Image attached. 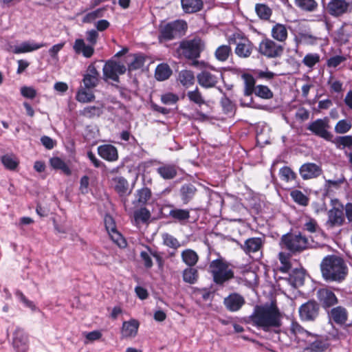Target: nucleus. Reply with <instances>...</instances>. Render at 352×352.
I'll list each match as a JSON object with an SVG mask.
<instances>
[{"instance_id": "f257e3e1", "label": "nucleus", "mask_w": 352, "mask_h": 352, "mask_svg": "<svg viewBox=\"0 0 352 352\" xmlns=\"http://www.w3.org/2000/svg\"><path fill=\"white\" fill-rule=\"evenodd\" d=\"M281 318L282 315L276 303L272 302L270 305H256L252 314L245 319V322L267 332L272 329L280 328Z\"/></svg>"}, {"instance_id": "f03ea898", "label": "nucleus", "mask_w": 352, "mask_h": 352, "mask_svg": "<svg viewBox=\"0 0 352 352\" xmlns=\"http://www.w3.org/2000/svg\"><path fill=\"white\" fill-rule=\"evenodd\" d=\"M320 267L322 278L329 282L342 283L349 272L344 260L335 254L324 256Z\"/></svg>"}, {"instance_id": "7ed1b4c3", "label": "nucleus", "mask_w": 352, "mask_h": 352, "mask_svg": "<svg viewBox=\"0 0 352 352\" xmlns=\"http://www.w3.org/2000/svg\"><path fill=\"white\" fill-rule=\"evenodd\" d=\"M209 271L212 276L213 282L219 286H223L234 276V271L230 268L229 263L221 258L213 260L210 263Z\"/></svg>"}, {"instance_id": "20e7f679", "label": "nucleus", "mask_w": 352, "mask_h": 352, "mask_svg": "<svg viewBox=\"0 0 352 352\" xmlns=\"http://www.w3.org/2000/svg\"><path fill=\"white\" fill-rule=\"evenodd\" d=\"M281 242L292 253L301 252L309 247L308 239L300 232L287 233L282 236Z\"/></svg>"}, {"instance_id": "39448f33", "label": "nucleus", "mask_w": 352, "mask_h": 352, "mask_svg": "<svg viewBox=\"0 0 352 352\" xmlns=\"http://www.w3.org/2000/svg\"><path fill=\"white\" fill-rule=\"evenodd\" d=\"M187 28L185 21L177 20L160 28L159 40L169 41L182 35Z\"/></svg>"}, {"instance_id": "423d86ee", "label": "nucleus", "mask_w": 352, "mask_h": 352, "mask_svg": "<svg viewBox=\"0 0 352 352\" xmlns=\"http://www.w3.org/2000/svg\"><path fill=\"white\" fill-rule=\"evenodd\" d=\"M205 43L199 37L184 40L180 43L179 49L183 55L188 59L197 58L200 53L204 50Z\"/></svg>"}, {"instance_id": "0eeeda50", "label": "nucleus", "mask_w": 352, "mask_h": 352, "mask_svg": "<svg viewBox=\"0 0 352 352\" xmlns=\"http://www.w3.org/2000/svg\"><path fill=\"white\" fill-rule=\"evenodd\" d=\"M298 312L302 321L313 322L319 316L320 305L316 301L310 300L299 307Z\"/></svg>"}, {"instance_id": "6e6552de", "label": "nucleus", "mask_w": 352, "mask_h": 352, "mask_svg": "<svg viewBox=\"0 0 352 352\" xmlns=\"http://www.w3.org/2000/svg\"><path fill=\"white\" fill-rule=\"evenodd\" d=\"M335 201L338 204V206H333L327 212L328 219L326 226L329 228L342 226L345 222L344 205L339 202L338 199H336Z\"/></svg>"}, {"instance_id": "1a4fd4ad", "label": "nucleus", "mask_w": 352, "mask_h": 352, "mask_svg": "<svg viewBox=\"0 0 352 352\" xmlns=\"http://www.w3.org/2000/svg\"><path fill=\"white\" fill-rule=\"evenodd\" d=\"M258 52L267 58H276L282 55L283 47L270 38H265L259 44Z\"/></svg>"}, {"instance_id": "9d476101", "label": "nucleus", "mask_w": 352, "mask_h": 352, "mask_svg": "<svg viewBox=\"0 0 352 352\" xmlns=\"http://www.w3.org/2000/svg\"><path fill=\"white\" fill-rule=\"evenodd\" d=\"M314 338L305 349L307 352H325L331 346L330 338L326 335L309 333Z\"/></svg>"}, {"instance_id": "9b49d317", "label": "nucleus", "mask_w": 352, "mask_h": 352, "mask_svg": "<svg viewBox=\"0 0 352 352\" xmlns=\"http://www.w3.org/2000/svg\"><path fill=\"white\" fill-rule=\"evenodd\" d=\"M126 72V67L113 60L107 61L103 67V76L105 80L111 79L118 82V75L123 74Z\"/></svg>"}, {"instance_id": "f8f14e48", "label": "nucleus", "mask_w": 352, "mask_h": 352, "mask_svg": "<svg viewBox=\"0 0 352 352\" xmlns=\"http://www.w3.org/2000/svg\"><path fill=\"white\" fill-rule=\"evenodd\" d=\"M12 346L15 352H27L29 349L28 335L23 329L16 327L13 332Z\"/></svg>"}, {"instance_id": "ddd939ff", "label": "nucleus", "mask_w": 352, "mask_h": 352, "mask_svg": "<svg viewBox=\"0 0 352 352\" xmlns=\"http://www.w3.org/2000/svg\"><path fill=\"white\" fill-rule=\"evenodd\" d=\"M329 127L328 120L318 119L311 122L307 126V129L311 131L314 135L325 140L330 141L333 135L328 131L327 129Z\"/></svg>"}, {"instance_id": "4468645a", "label": "nucleus", "mask_w": 352, "mask_h": 352, "mask_svg": "<svg viewBox=\"0 0 352 352\" xmlns=\"http://www.w3.org/2000/svg\"><path fill=\"white\" fill-rule=\"evenodd\" d=\"M245 304V300L244 297L236 292L230 294L223 299V305L230 312L239 311Z\"/></svg>"}, {"instance_id": "2eb2a0df", "label": "nucleus", "mask_w": 352, "mask_h": 352, "mask_svg": "<svg viewBox=\"0 0 352 352\" xmlns=\"http://www.w3.org/2000/svg\"><path fill=\"white\" fill-rule=\"evenodd\" d=\"M104 226L111 240L119 247H122L125 243V241L121 234L117 230L116 223L112 217L106 216L104 217Z\"/></svg>"}, {"instance_id": "dca6fc26", "label": "nucleus", "mask_w": 352, "mask_h": 352, "mask_svg": "<svg viewBox=\"0 0 352 352\" xmlns=\"http://www.w3.org/2000/svg\"><path fill=\"white\" fill-rule=\"evenodd\" d=\"M220 77H222L221 74L218 72L214 74L206 70L202 71L197 76L198 83L205 88L215 87Z\"/></svg>"}, {"instance_id": "f3484780", "label": "nucleus", "mask_w": 352, "mask_h": 352, "mask_svg": "<svg viewBox=\"0 0 352 352\" xmlns=\"http://www.w3.org/2000/svg\"><path fill=\"white\" fill-rule=\"evenodd\" d=\"M299 173L303 179L307 180L319 177L322 173V169L315 163L308 162L300 167Z\"/></svg>"}, {"instance_id": "a211bd4d", "label": "nucleus", "mask_w": 352, "mask_h": 352, "mask_svg": "<svg viewBox=\"0 0 352 352\" xmlns=\"http://www.w3.org/2000/svg\"><path fill=\"white\" fill-rule=\"evenodd\" d=\"M146 248L148 250L149 253L145 251H142L140 254L141 261L143 262L144 267L146 269H151L153 267V263L151 257V256H152L155 258L159 267H162L164 264V260L161 254L157 251H153L148 245H146Z\"/></svg>"}, {"instance_id": "6ab92c4d", "label": "nucleus", "mask_w": 352, "mask_h": 352, "mask_svg": "<svg viewBox=\"0 0 352 352\" xmlns=\"http://www.w3.org/2000/svg\"><path fill=\"white\" fill-rule=\"evenodd\" d=\"M317 297L324 309L333 307L338 302L336 294L328 289H320L317 292Z\"/></svg>"}, {"instance_id": "aec40b11", "label": "nucleus", "mask_w": 352, "mask_h": 352, "mask_svg": "<svg viewBox=\"0 0 352 352\" xmlns=\"http://www.w3.org/2000/svg\"><path fill=\"white\" fill-rule=\"evenodd\" d=\"M264 240L261 237H251L246 239L241 245V249L246 254L256 253L263 248Z\"/></svg>"}, {"instance_id": "412c9836", "label": "nucleus", "mask_w": 352, "mask_h": 352, "mask_svg": "<svg viewBox=\"0 0 352 352\" xmlns=\"http://www.w3.org/2000/svg\"><path fill=\"white\" fill-rule=\"evenodd\" d=\"M256 140L258 145L270 143V129L265 123H258L255 126Z\"/></svg>"}, {"instance_id": "4be33fe9", "label": "nucleus", "mask_w": 352, "mask_h": 352, "mask_svg": "<svg viewBox=\"0 0 352 352\" xmlns=\"http://www.w3.org/2000/svg\"><path fill=\"white\" fill-rule=\"evenodd\" d=\"M153 195L151 188L147 186H144L138 189L135 194V199L133 201V204L135 206H146Z\"/></svg>"}, {"instance_id": "5701e85b", "label": "nucleus", "mask_w": 352, "mask_h": 352, "mask_svg": "<svg viewBox=\"0 0 352 352\" xmlns=\"http://www.w3.org/2000/svg\"><path fill=\"white\" fill-rule=\"evenodd\" d=\"M73 50L77 54H82L85 58H89L94 54V47L89 43H86L82 38L75 40Z\"/></svg>"}, {"instance_id": "b1692460", "label": "nucleus", "mask_w": 352, "mask_h": 352, "mask_svg": "<svg viewBox=\"0 0 352 352\" xmlns=\"http://www.w3.org/2000/svg\"><path fill=\"white\" fill-rule=\"evenodd\" d=\"M99 78L100 74L94 64L89 65L82 80L85 88L92 89L96 87L99 82Z\"/></svg>"}, {"instance_id": "393cba45", "label": "nucleus", "mask_w": 352, "mask_h": 352, "mask_svg": "<svg viewBox=\"0 0 352 352\" xmlns=\"http://www.w3.org/2000/svg\"><path fill=\"white\" fill-rule=\"evenodd\" d=\"M139 326L140 323L135 319L123 322L120 331L122 338L135 337L138 334Z\"/></svg>"}, {"instance_id": "a878e982", "label": "nucleus", "mask_w": 352, "mask_h": 352, "mask_svg": "<svg viewBox=\"0 0 352 352\" xmlns=\"http://www.w3.org/2000/svg\"><path fill=\"white\" fill-rule=\"evenodd\" d=\"M197 192V188L192 184H183L179 190L180 199L184 205L188 204L195 197Z\"/></svg>"}, {"instance_id": "bb28decb", "label": "nucleus", "mask_w": 352, "mask_h": 352, "mask_svg": "<svg viewBox=\"0 0 352 352\" xmlns=\"http://www.w3.org/2000/svg\"><path fill=\"white\" fill-rule=\"evenodd\" d=\"M328 316L331 320L339 325L344 324L348 320V311L346 308L342 306L332 308L328 312Z\"/></svg>"}, {"instance_id": "cd10ccee", "label": "nucleus", "mask_w": 352, "mask_h": 352, "mask_svg": "<svg viewBox=\"0 0 352 352\" xmlns=\"http://www.w3.org/2000/svg\"><path fill=\"white\" fill-rule=\"evenodd\" d=\"M349 6V3L345 0H331L327 4L329 13L335 16H338L345 13Z\"/></svg>"}, {"instance_id": "c85d7f7f", "label": "nucleus", "mask_w": 352, "mask_h": 352, "mask_svg": "<svg viewBox=\"0 0 352 352\" xmlns=\"http://www.w3.org/2000/svg\"><path fill=\"white\" fill-rule=\"evenodd\" d=\"M98 155L109 162H115L118 159V153L116 146L111 144H103L98 147Z\"/></svg>"}, {"instance_id": "c756f323", "label": "nucleus", "mask_w": 352, "mask_h": 352, "mask_svg": "<svg viewBox=\"0 0 352 352\" xmlns=\"http://www.w3.org/2000/svg\"><path fill=\"white\" fill-rule=\"evenodd\" d=\"M156 171L166 180L173 179L177 175V167L173 164H163L156 169Z\"/></svg>"}, {"instance_id": "7c9ffc66", "label": "nucleus", "mask_w": 352, "mask_h": 352, "mask_svg": "<svg viewBox=\"0 0 352 352\" xmlns=\"http://www.w3.org/2000/svg\"><path fill=\"white\" fill-rule=\"evenodd\" d=\"M182 261L188 267H195L199 261V255L192 249H186L181 253Z\"/></svg>"}, {"instance_id": "2f4dec72", "label": "nucleus", "mask_w": 352, "mask_h": 352, "mask_svg": "<svg viewBox=\"0 0 352 352\" xmlns=\"http://www.w3.org/2000/svg\"><path fill=\"white\" fill-rule=\"evenodd\" d=\"M113 188L115 191L119 195L120 197L124 196L127 194L129 189L128 181L123 177H115L112 178Z\"/></svg>"}, {"instance_id": "473e14b6", "label": "nucleus", "mask_w": 352, "mask_h": 352, "mask_svg": "<svg viewBox=\"0 0 352 352\" xmlns=\"http://www.w3.org/2000/svg\"><path fill=\"white\" fill-rule=\"evenodd\" d=\"M272 38L279 42H285L287 38V30L285 25L275 24L272 28Z\"/></svg>"}, {"instance_id": "72a5a7b5", "label": "nucleus", "mask_w": 352, "mask_h": 352, "mask_svg": "<svg viewBox=\"0 0 352 352\" xmlns=\"http://www.w3.org/2000/svg\"><path fill=\"white\" fill-rule=\"evenodd\" d=\"M151 217V212L146 206H140V208L134 210L133 219L136 223H148Z\"/></svg>"}, {"instance_id": "f704fd0d", "label": "nucleus", "mask_w": 352, "mask_h": 352, "mask_svg": "<svg viewBox=\"0 0 352 352\" xmlns=\"http://www.w3.org/2000/svg\"><path fill=\"white\" fill-rule=\"evenodd\" d=\"M182 6L186 13H194L201 10L203 2L201 0H181Z\"/></svg>"}, {"instance_id": "c9c22d12", "label": "nucleus", "mask_w": 352, "mask_h": 352, "mask_svg": "<svg viewBox=\"0 0 352 352\" xmlns=\"http://www.w3.org/2000/svg\"><path fill=\"white\" fill-rule=\"evenodd\" d=\"M46 45L45 43H30L28 42H24L19 46H14L12 48V52L14 54L25 53L32 51L36 50Z\"/></svg>"}, {"instance_id": "e433bc0d", "label": "nucleus", "mask_w": 352, "mask_h": 352, "mask_svg": "<svg viewBox=\"0 0 352 352\" xmlns=\"http://www.w3.org/2000/svg\"><path fill=\"white\" fill-rule=\"evenodd\" d=\"M182 278L185 283L190 285L195 284L199 278L198 270L194 267H188L184 270Z\"/></svg>"}, {"instance_id": "4c0bfd02", "label": "nucleus", "mask_w": 352, "mask_h": 352, "mask_svg": "<svg viewBox=\"0 0 352 352\" xmlns=\"http://www.w3.org/2000/svg\"><path fill=\"white\" fill-rule=\"evenodd\" d=\"M241 77L244 80L245 84L244 94L245 96L249 97L254 92L256 89V80L254 78L249 74H243Z\"/></svg>"}, {"instance_id": "58836bf2", "label": "nucleus", "mask_w": 352, "mask_h": 352, "mask_svg": "<svg viewBox=\"0 0 352 352\" xmlns=\"http://www.w3.org/2000/svg\"><path fill=\"white\" fill-rule=\"evenodd\" d=\"M169 216L180 223L188 221L190 217V210L182 208H173L170 210Z\"/></svg>"}, {"instance_id": "ea45409f", "label": "nucleus", "mask_w": 352, "mask_h": 352, "mask_svg": "<svg viewBox=\"0 0 352 352\" xmlns=\"http://www.w3.org/2000/svg\"><path fill=\"white\" fill-rule=\"evenodd\" d=\"M51 166L56 170H60L65 175L69 176L72 175V170L67 164L60 157H54L50 159Z\"/></svg>"}, {"instance_id": "a19ab883", "label": "nucleus", "mask_w": 352, "mask_h": 352, "mask_svg": "<svg viewBox=\"0 0 352 352\" xmlns=\"http://www.w3.org/2000/svg\"><path fill=\"white\" fill-rule=\"evenodd\" d=\"M177 80L185 87H189L195 82V76L190 70H182L179 73Z\"/></svg>"}, {"instance_id": "79ce46f5", "label": "nucleus", "mask_w": 352, "mask_h": 352, "mask_svg": "<svg viewBox=\"0 0 352 352\" xmlns=\"http://www.w3.org/2000/svg\"><path fill=\"white\" fill-rule=\"evenodd\" d=\"M294 2L298 8L305 12H314L318 7L316 0H295Z\"/></svg>"}, {"instance_id": "37998d69", "label": "nucleus", "mask_w": 352, "mask_h": 352, "mask_svg": "<svg viewBox=\"0 0 352 352\" xmlns=\"http://www.w3.org/2000/svg\"><path fill=\"white\" fill-rule=\"evenodd\" d=\"M292 200L299 206H307L309 203V198L300 190H293L289 193Z\"/></svg>"}, {"instance_id": "c03bdc74", "label": "nucleus", "mask_w": 352, "mask_h": 352, "mask_svg": "<svg viewBox=\"0 0 352 352\" xmlns=\"http://www.w3.org/2000/svg\"><path fill=\"white\" fill-rule=\"evenodd\" d=\"M252 51V45L249 41L239 43L235 49V53L240 57H249Z\"/></svg>"}, {"instance_id": "a18cd8bd", "label": "nucleus", "mask_w": 352, "mask_h": 352, "mask_svg": "<svg viewBox=\"0 0 352 352\" xmlns=\"http://www.w3.org/2000/svg\"><path fill=\"white\" fill-rule=\"evenodd\" d=\"M290 254L285 252H280L278 254V259L280 263V266L278 270L282 273H287L292 268V263L290 262Z\"/></svg>"}, {"instance_id": "49530a36", "label": "nucleus", "mask_w": 352, "mask_h": 352, "mask_svg": "<svg viewBox=\"0 0 352 352\" xmlns=\"http://www.w3.org/2000/svg\"><path fill=\"white\" fill-rule=\"evenodd\" d=\"M171 74L172 71L166 64H160L155 69V78L158 80H165L168 79Z\"/></svg>"}, {"instance_id": "de8ad7c7", "label": "nucleus", "mask_w": 352, "mask_h": 352, "mask_svg": "<svg viewBox=\"0 0 352 352\" xmlns=\"http://www.w3.org/2000/svg\"><path fill=\"white\" fill-rule=\"evenodd\" d=\"M1 162L5 168L10 170H14L19 164V162L14 156L10 155L1 156Z\"/></svg>"}, {"instance_id": "09e8293b", "label": "nucleus", "mask_w": 352, "mask_h": 352, "mask_svg": "<svg viewBox=\"0 0 352 352\" xmlns=\"http://www.w3.org/2000/svg\"><path fill=\"white\" fill-rule=\"evenodd\" d=\"M279 176L283 181L289 182L295 180L297 175L289 166H285L279 170Z\"/></svg>"}, {"instance_id": "8fccbe9b", "label": "nucleus", "mask_w": 352, "mask_h": 352, "mask_svg": "<svg viewBox=\"0 0 352 352\" xmlns=\"http://www.w3.org/2000/svg\"><path fill=\"white\" fill-rule=\"evenodd\" d=\"M232 50L229 45L219 46L215 51V57L220 61H226L231 54Z\"/></svg>"}, {"instance_id": "3c124183", "label": "nucleus", "mask_w": 352, "mask_h": 352, "mask_svg": "<svg viewBox=\"0 0 352 352\" xmlns=\"http://www.w3.org/2000/svg\"><path fill=\"white\" fill-rule=\"evenodd\" d=\"M104 8H98L86 14L82 19V23H90L94 21L96 19L102 17L104 16Z\"/></svg>"}, {"instance_id": "603ef678", "label": "nucleus", "mask_w": 352, "mask_h": 352, "mask_svg": "<svg viewBox=\"0 0 352 352\" xmlns=\"http://www.w3.org/2000/svg\"><path fill=\"white\" fill-rule=\"evenodd\" d=\"M254 93L256 96L264 99H270L273 97V92L265 85H257Z\"/></svg>"}, {"instance_id": "864d4df0", "label": "nucleus", "mask_w": 352, "mask_h": 352, "mask_svg": "<svg viewBox=\"0 0 352 352\" xmlns=\"http://www.w3.org/2000/svg\"><path fill=\"white\" fill-rule=\"evenodd\" d=\"M162 237L164 244L170 248L177 249L180 246L179 241L168 233L162 234Z\"/></svg>"}, {"instance_id": "5fc2aeb1", "label": "nucleus", "mask_w": 352, "mask_h": 352, "mask_svg": "<svg viewBox=\"0 0 352 352\" xmlns=\"http://www.w3.org/2000/svg\"><path fill=\"white\" fill-rule=\"evenodd\" d=\"M256 12L258 16L263 19H268L272 14L271 9L263 4L257 5L256 6Z\"/></svg>"}, {"instance_id": "6e6d98bb", "label": "nucleus", "mask_w": 352, "mask_h": 352, "mask_svg": "<svg viewBox=\"0 0 352 352\" xmlns=\"http://www.w3.org/2000/svg\"><path fill=\"white\" fill-rule=\"evenodd\" d=\"M161 100L166 105H172L179 100V96L177 94L168 92L161 96Z\"/></svg>"}, {"instance_id": "4d7b16f0", "label": "nucleus", "mask_w": 352, "mask_h": 352, "mask_svg": "<svg viewBox=\"0 0 352 352\" xmlns=\"http://www.w3.org/2000/svg\"><path fill=\"white\" fill-rule=\"evenodd\" d=\"M93 98L92 92L85 89L80 90L76 95V99L80 102H89Z\"/></svg>"}, {"instance_id": "13d9d810", "label": "nucleus", "mask_w": 352, "mask_h": 352, "mask_svg": "<svg viewBox=\"0 0 352 352\" xmlns=\"http://www.w3.org/2000/svg\"><path fill=\"white\" fill-rule=\"evenodd\" d=\"M319 61L320 56L318 54H308L302 60L303 64L309 67H312Z\"/></svg>"}, {"instance_id": "bf43d9fd", "label": "nucleus", "mask_w": 352, "mask_h": 352, "mask_svg": "<svg viewBox=\"0 0 352 352\" xmlns=\"http://www.w3.org/2000/svg\"><path fill=\"white\" fill-rule=\"evenodd\" d=\"M187 96L191 102L199 105L204 104L205 102L197 88L194 91H189Z\"/></svg>"}, {"instance_id": "052dcab7", "label": "nucleus", "mask_w": 352, "mask_h": 352, "mask_svg": "<svg viewBox=\"0 0 352 352\" xmlns=\"http://www.w3.org/2000/svg\"><path fill=\"white\" fill-rule=\"evenodd\" d=\"M290 332L292 335L296 336L297 334H306L307 336H309L310 332L305 329L301 325H300L297 322H292L290 327Z\"/></svg>"}, {"instance_id": "680f3d73", "label": "nucleus", "mask_w": 352, "mask_h": 352, "mask_svg": "<svg viewBox=\"0 0 352 352\" xmlns=\"http://www.w3.org/2000/svg\"><path fill=\"white\" fill-rule=\"evenodd\" d=\"M144 58L142 56H134L133 60L129 65V70H134L141 68L144 65Z\"/></svg>"}, {"instance_id": "e2e57ef3", "label": "nucleus", "mask_w": 352, "mask_h": 352, "mask_svg": "<svg viewBox=\"0 0 352 352\" xmlns=\"http://www.w3.org/2000/svg\"><path fill=\"white\" fill-rule=\"evenodd\" d=\"M99 34L96 30H90L86 32V41L94 47L98 42Z\"/></svg>"}, {"instance_id": "0e129e2a", "label": "nucleus", "mask_w": 352, "mask_h": 352, "mask_svg": "<svg viewBox=\"0 0 352 352\" xmlns=\"http://www.w3.org/2000/svg\"><path fill=\"white\" fill-rule=\"evenodd\" d=\"M351 125L344 120H340L335 126V131L338 133H346L351 129Z\"/></svg>"}, {"instance_id": "69168bd1", "label": "nucleus", "mask_w": 352, "mask_h": 352, "mask_svg": "<svg viewBox=\"0 0 352 352\" xmlns=\"http://www.w3.org/2000/svg\"><path fill=\"white\" fill-rule=\"evenodd\" d=\"M336 144L338 145H342L343 147H351L352 146V136L346 135L339 137L336 139Z\"/></svg>"}, {"instance_id": "338daca9", "label": "nucleus", "mask_w": 352, "mask_h": 352, "mask_svg": "<svg viewBox=\"0 0 352 352\" xmlns=\"http://www.w3.org/2000/svg\"><path fill=\"white\" fill-rule=\"evenodd\" d=\"M345 60V57L342 56H335L328 59L327 65L331 67H336Z\"/></svg>"}, {"instance_id": "774afa93", "label": "nucleus", "mask_w": 352, "mask_h": 352, "mask_svg": "<svg viewBox=\"0 0 352 352\" xmlns=\"http://www.w3.org/2000/svg\"><path fill=\"white\" fill-rule=\"evenodd\" d=\"M344 219L346 218L348 223L351 224L352 226V203L351 202H347L344 206Z\"/></svg>"}]
</instances>
